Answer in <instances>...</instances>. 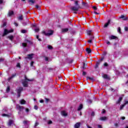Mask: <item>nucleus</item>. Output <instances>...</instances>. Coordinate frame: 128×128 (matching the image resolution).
Instances as JSON below:
<instances>
[{
  "label": "nucleus",
  "mask_w": 128,
  "mask_h": 128,
  "mask_svg": "<svg viewBox=\"0 0 128 128\" xmlns=\"http://www.w3.org/2000/svg\"><path fill=\"white\" fill-rule=\"evenodd\" d=\"M28 82H32V80H30L28 78V77H26V76H24V78L22 80V84H23V86L26 88H28Z\"/></svg>",
  "instance_id": "obj_1"
},
{
  "label": "nucleus",
  "mask_w": 128,
  "mask_h": 128,
  "mask_svg": "<svg viewBox=\"0 0 128 128\" xmlns=\"http://www.w3.org/2000/svg\"><path fill=\"white\" fill-rule=\"evenodd\" d=\"M74 4L76 6H73L71 8L72 10H73L74 12H78L80 8H82L80 6V4H78V0L74 1Z\"/></svg>",
  "instance_id": "obj_2"
},
{
  "label": "nucleus",
  "mask_w": 128,
  "mask_h": 128,
  "mask_svg": "<svg viewBox=\"0 0 128 128\" xmlns=\"http://www.w3.org/2000/svg\"><path fill=\"white\" fill-rule=\"evenodd\" d=\"M28 44H29L32 45L33 43L32 41L26 40H25V42L22 43V46H24V48H26V46H28Z\"/></svg>",
  "instance_id": "obj_3"
},
{
  "label": "nucleus",
  "mask_w": 128,
  "mask_h": 128,
  "mask_svg": "<svg viewBox=\"0 0 128 128\" xmlns=\"http://www.w3.org/2000/svg\"><path fill=\"white\" fill-rule=\"evenodd\" d=\"M10 32H14V30L12 29L11 30H8L7 29H4V32L3 33L2 36H6V34H10Z\"/></svg>",
  "instance_id": "obj_4"
},
{
  "label": "nucleus",
  "mask_w": 128,
  "mask_h": 128,
  "mask_svg": "<svg viewBox=\"0 0 128 128\" xmlns=\"http://www.w3.org/2000/svg\"><path fill=\"white\" fill-rule=\"evenodd\" d=\"M24 88H22V87H19L16 90L18 98L20 96V92H22Z\"/></svg>",
  "instance_id": "obj_5"
},
{
  "label": "nucleus",
  "mask_w": 128,
  "mask_h": 128,
  "mask_svg": "<svg viewBox=\"0 0 128 128\" xmlns=\"http://www.w3.org/2000/svg\"><path fill=\"white\" fill-rule=\"evenodd\" d=\"M42 34H45L46 36H52V34H54V32L52 30H48V32H46L44 31L42 32Z\"/></svg>",
  "instance_id": "obj_6"
},
{
  "label": "nucleus",
  "mask_w": 128,
  "mask_h": 128,
  "mask_svg": "<svg viewBox=\"0 0 128 128\" xmlns=\"http://www.w3.org/2000/svg\"><path fill=\"white\" fill-rule=\"evenodd\" d=\"M108 38L110 40H118V37L116 36L112 35L109 36Z\"/></svg>",
  "instance_id": "obj_7"
},
{
  "label": "nucleus",
  "mask_w": 128,
  "mask_h": 128,
  "mask_svg": "<svg viewBox=\"0 0 128 128\" xmlns=\"http://www.w3.org/2000/svg\"><path fill=\"white\" fill-rule=\"evenodd\" d=\"M32 56H34V54H29L27 55L28 57H25V60H26V58H28L29 60H32Z\"/></svg>",
  "instance_id": "obj_8"
},
{
  "label": "nucleus",
  "mask_w": 128,
  "mask_h": 128,
  "mask_svg": "<svg viewBox=\"0 0 128 128\" xmlns=\"http://www.w3.org/2000/svg\"><path fill=\"white\" fill-rule=\"evenodd\" d=\"M80 126V122H76V123L74 125V128H79Z\"/></svg>",
  "instance_id": "obj_9"
},
{
  "label": "nucleus",
  "mask_w": 128,
  "mask_h": 128,
  "mask_svg": "<svg viewBox=\"0 0 128 128\" xmlns=\"http://www.w3.org/2000/svg\"><path fill=\"white\" fill-rule=\"evenodd\" d=\"M61 114L62 116H68V114L66 112V111H62L61 112Z\"/></svg>",
  "instance_id": "obj_10"
},
{
  "label": "nucleus",
  "mask_w": 128,
  "mask_h": 128,
  "mask_svg": "<svg viewBox=\"0 0 128 128\" xmlns=\"http://www.w3.org/2000/svg\"><path fill=\"white\" fill-rule=\"evenodd\" d=\"M122 97H120L118 100L116 102V104H120V102H122Z\"/></svg>",
  "instance_id": "obj_11"
},
{
  "label": "nucleus",
  "mask_w": 128,
  "mask_h": 128,
  "mask_svg": "<svg viewBox=\"0 0 128 128\" xmlns=\"http://www.w3.org/2000/svg\"><path fill=\"white\" fill-rule=\"evenodd\" d=\"M100 120H103V121L106 120H108V117L102 116V117H100Z\"/></svg>",
  "instance_id": "obj_12"
},
{
  "label": "nucleus",
  "mask_w": 128,
  "mask_h": 128,
  "mask_svg": "<svg viewBox=\"0 0 128 128\" xmlns=\"http://www.w3.org/2000/svg\"><path fill=\"white\" fill-rule=\"evenodd\" d=\"M16 108H18V110H23L24 108V106H20L19 104L16 105Z\"/></svg>",
  "instance_id": "obj_13"
},
{
  "label": "nucleus",
  "mask_w": 128,
  "mask_h": 128,
  "mask_svg": "<svg viewBox=\"0 0 128 128\" xmlns=\"http://www.w3.org/2000/svg\"><path fill=\"white\" fill-rule=\"evenodd\" d=\"M68 32V28H63L62 30V32H63L64 34L66 32Z\"/></svg>",
  "instance_id": "obj_14"
},
{
  "label": "nucleus",
  "mask_w": 128,
  "mask_h": 128,
  "mask_svg": "<svg viewBox=\"0 0 128 128\" xmlns=\"http://www.w3.org/2000/svg\"><path fill=\"white\" fill-rule=\"evenodd\" d=\"M30 4H34L36 2V0H28Z\"/></svg>",
  "instance_id": "obj_15"
},
{
  "label": "nucleus",
  "mask_w": 128,
  "mask_h": 128,
  "mask_svg": "<svg viewBox=\"0 0 128 128\" xmlns=\"http://www.w3.org/2000/svg\"><path fill=\"white\" fill-rule=\"evenodd\" d=\"M120 18H122V20H128L127 17L124 16V15H122L120 17Z\"/></svg>",
  "instance_id": "obj_16"
},
{
  "label": "nucleus",
  "mask_w": 128,
  "mask_h": 128,
  "mask_svg": "<svg viewBox=\"0 0 128 128\" xmlns=\"http://www.w3.org/2000/svg\"><path fill=\"white\" fill-rule=\"evenodd\" d=\"M110 24V20H108V22L105 24L104 26V28H107V26H108V24Z\"/></svg>",
  "instance_id": "obj_17"
},
{
  "label": "nucleus",
  "mask_w": 128,
  "mask_h": 128,
  "mask_svg": "<svg viewBox=\"0 0 128 128\" xmlns=\"http://www.w3.org/2000/svg\"><path fill=\"white\" fill-rule=\"evenodd\" d=\"M16 76V74H13L10 77L8 78V80L10 82V80H12V78H14V76Z\"/></svg>",
  "instance_id": "obj_18"
},
{
  "label": "nucleus",
  "mask_w": 128,
  "mask_h": 128,
  "mask_svg": "<svg viewBox=\"0 0 128 128\" xmlns=\"http://www.w3.org/2000/svg\"><path fill=\"white\" fill-rule=\"evenodd\" d=\"M20 102L21 104H26V100H24V99L20 100Z\"/></svg>",
  "instance_id": "obj_19"
},
{
  "label": "nucleus",
  "mask_w": 128,
  "mask_h": 128,
  "mask_svg": "<svg viewBox=\"0 0 128 128\" xmlns=\"http://www.w3.org/2000/svg\"><path fill=\"white\" fill-rule=\"evenodd\" d=\"M82 6H84L85 8H88V4L84 2H82Z\"/></svg>",
  "instance_id": "obj_20"
},
{
  "label": "nucleus",
  "mask_w": 128,
  "mask_h": 128,
  "mask_svg": "<svg viewBox=\"0 0 128 128\" xmlns=\"http://www.w3.org/2000/svg\"><path fill=\"white\" fill-rule=\"evenodd\" d=\"M12 124H14V121L12 120H10L8 124V126H12Z\"/></svg>",
  "instance_id": "obj_21"
},
{
  "label": "nucleus",
  "mask_w": 128,
  "mask_h": 128,
  "mask_svg": "<svg viewBox=\"0 0 128 128\" xmlns=\"http://www.w3.org/2000/svg\"><path fill=\"white\" fill-rule=\"evenodd\" d=\"M86 52L88 54H90L92 52V50L90 48H86Z\"/></svg>",
  "instance_id": "obj_22"
},
{
  "label": "nucleus",
  "mask_w": 128,
  "mask_h": 128,
  "mask_svg": "<svg viewBox=\"0 0 128 128\" xmlns=\"http://www.w3.org/2000/svg\"><path fill=\"white\" fill-rule=\"evenodd\" d=\"M12 14H14V11H10L8 12V16H12Z\"/></svg>",
  "instance_id": "obj_23"
},
{
  "label": "nucleus",
  "mask_w": 128,
  "mask_h": 128,
  "mask_svg": "<svg viewBox=\"0 0 128 128\" xmlns=\"http://www.w3.org/2000/svg\"><path fill=\"white\" fill-rule=\"evenodd\" d=\"M8 38H9L10 40H14V36H8Z\"/></svg>",
  "instance_id": "obj_24"
},
{
  "label": "nucleus",
  "mask_w": 128,
  "mask_h": 128,
  "mask_svg": "<svg viewBox=\"0 0 128 128\" xmlns=\"http://www.w3.org/2000/svg\"><path fill=\"white\" fill-rule=\"evenodd\" d=\"M100 62H96V65L95 66V68H98V66H100Z\"/></svg>",
  "instance_id": "obj_25"
},
{
  "label": "nucleus",
  "mask_w": 128,
  "mask_h": 128,
  "mask_svg": "<svg viewBox=\"0 0 128 128\" xmlns=\"http://www.w3.org/2000/svg\"><path fill=\"white\" fill-rule=\"evenodd\" d=\"M82 108V105L80 104V106L78 107V110H80Z\"/></svg>",
  "instance_id": "obj_26"
},
{
  "label": "nucleus",
  "mask_w": 128,
  "mask_h": 128,
  "mask_svg": "<svg viewBox=\"0 0 128 128\" xmlns=\"http://www.w3.org/2000/svg\"><path fill=\"white\" fill-rule=\"evenodd\" d=\"M86 80H94V78L87 76Z\"/></svg>",
  "instance_id": "obj_27"
},
{
  "label": "nucleus",
  "mask_w": 128,
  "mask_h": 128,
  "mask_svg": "<svg viewBox=\"0 0 128 128\" xmlns=\"http://www.w3.org/2000/svg\"><path fill=\"white\" fill-rule=\"evenodd\" d=\"M87 34H88V36H92V30H88L87 32Z\"/></svg>",
  "instance_id": "obj_28"
},
{
  "label": "nucleus",
  "mask_w": 128,
  "mask_h": 128,
  "mask_svg": "<svg viewBox=\"0 0 128 128\" xmlns=\"http://www.w3.org/2000/svg\"><path fill=\"white\" fill-rule=\"evenodd\" d=\"M28 122H30L29 120H24L23 122L24 124H28Z\"/></svg>",
  "instance_id": "obj_29"
},
{
  "label": "nucleus",
  "mask_w": 128,
  "mask_h": 128,
  "mask_svg": "<svg viewBox=\"0 0 128 128\" xmlns=\"http://www.w3.org/2000/svg\"><path fill=\"white\" fill-rule=\"evenodd\" d=\"M125 104H124L122 105L121 106H120V110H122V108H124L125 106Z\"/></svg>",
  "instance_id": "obj_30"
},
{
  "label": "nucleus",
  "mask_w": 128,
  "mask_h": 128,
  "mask_svg": "<svg viewBox=\"0 0 128 128\" xmlns=\"http://www.w3.org/2000/svg\"><path fill=\"white\" fill-rule=\"evenodd\" d=\"M38 124H40L38 122V121H36L34 126V128L38 126Z\"/></svg>",
  "instance_id": "obj_31"
},
{
  "label": "nucleus",
  "mask_w": 128,
  "mask_h": 128,
  "mask_svg": "<svg viewBox=\"0 0 128 128\" xmlns=\"http://www.w3.org/2000/svg\"><path fill=\"white\" fill-rule=\"evenodd\" d=\"M35 32H40V29L38 28H35L34 30Z\"/></svg>",
  "instance_id": "obj_32"
},
{
  "label": "nucleus",
  "mask_w": 128,
  "mask_h": 128,
  "mask_svg": "<svg viewBox=\"0 0 128 128\" xmlns=\"http://www.w3.org/2000/svg\"><path fill=\"white\" fill-rule=\"evenodd\" d=\"M18 18L20 20H24V18H22V16H20Z\"/></svg>",
  "instance_id": "obj_33"
},
{
  "label": "nucleus",
  "mask_w": 128,
  "mask_h": 128,
  "mask_svg": "<svg viewBox=\"0 0 128 128\" xmlns=\"http://www.w3.org/2000/svg\"><path fill=\"white\" fill-rule=\"evenodd\" d=\"M103 78H106V79L108 78V75H106V74H104L103 76Z\"/></svg>",
  "instance_id": "obj_34"
},
{
  "label": "nucleus",
  "mask_w": 128,
  "mask_h": 128,
  "mask_svg": "<svg viewBox=\"0 0 128 128\" xmlns=\"http://www.w3.org/2000/svg\"><path fill=\"white\" fill-rule=\"evenodd\" d=\"M36 8H37V10H40V6L38 5H36Z\"/></svg>",
  "instance_id": "obj_35"
},
{
  "label": "nucleus",
  "mask_w": 128,
  "mask_h": 128,
  "mask_svg": "<svg viewBox=\"0 0 128 128\" xmlns=\"http://www.w3.org/2000/svg\"><path fill=\"white\" fill-rule=\"evenodd\" d=\"M10 86H8V88H6V92H10Z\"/></svg>",
  "instance_id": "obj_36"
},
{
  "label": "nucleus",
  "mask_w": 128,
  "mask_h": 128,
  "mask_svg": "<svg viewBox=\"0 0 128 128\" xmlns=\"http://www.w3.org/2000/svg\"><path fill=\"white\" fill-rule=\"evenodd\" d=\"M21 32H22V34H26V30H22Z\"/></svg>",
  "instance_id": "obj_37"
},
{
  "label": "nucleus",
  "mask_w": 128,
  "mask_h": 128,
  "mask_svg": "<svg viewBox=\"0 0 128 128\" xmlns=\"http://www.w3.org/2000/svg\"><path fill=\"white\" fill-rule=\"evenodd\" d=\"M114 48H116V46H118V43L116 42L114 43Z\"/></svg>",
  "instance_id": "obj_38"
},
{
  "label": "nucleus",
  "mask_w": 128,
  "mask_h": 128,
  "mask_svg": "<svg viewBox=\"0 0 128 128\" xmlns=\"http://www.w3.org/2000/svg\"><path fill=\"white\" fill-rule=\"evenodd\" d=\"M48 50H52V47L50 46H48Z\"/></svg>",
  "instance_id": "obj_39"
},
{
  "label": "nucleus",
  "mask_w": 128,
  "mask_h": 128,
  "mask_svg": "<svg viewBox=\"0 0 128 128\" xmlns=\"http://www.w3.org/2000/svg\"><path fill=\"white\" fill-rule=\"evenodd\" d=\"M94 37L92 36L90 37V40H94Z\"/></svg>",
  "instance_id": "obj_40"
},
{
  "label": "nucleus",
  "mask_w": 128,
  "mask_h": 128,
  "mask_svg": "<svg viewBox=\"0 0 128 128\" xmlns=\"http://www.w3.org/2000/svg\"><path fill=\"white\" fill-rule=\"evenodd\" d=\"M91 116H94L95 114H94V112H92L91 113Z\"/></svg>",
  "instance_id": "obj_41"
},
{
  "label": "nucleus",
  "mask_w": 128,
  "mask_h": 128,
  "mask_svg": "<svg viewBox=\"0 0 128 128\" xmlns=\"http://www.w3.org/2000/svg\"><path fill=\"white\" fill-rule=\"evenodd\" d=\"M116 8L118 10V8H120V5H116Z\"/></svg>",
  "instance_id": "obj_42"
},
{
  "label": "nucleus",
  "mask_w": 128,
  "mask_h": 128,
  "mask_svg": "<svg viewBox=\"0 0 128 128\" xmlns=\"http://www.w3.org/2000/svg\"><path fill=\"white\" fill-rule=\"evenodd\" d=\"M118 32H119V34H122V32H120V27H119L118 28Z\"/></svg>",
  "instance_id": "obj_43"
},
{
  "label": "nucleus",
  "mask_w": 128,
  "mask_h": 128,
  "mask_svg": "<svg viewBox=\"0 0 128 128\" xmlns=\"http://www.w3.org/2000/svg\"><path fill=\"white\" fill-rule=\"evenodd\" d=\"M52 124V121L50 120L48 122V124Z\"/></svg>",
  "instance_id": "obj_44"
},
{
  "label": "nucleus",
  "mask_w": 128,
  "mask_h": 128,
  "mask_svg": "<svg viewBox=\"0 0 128 128\" xmlns=\"http://www.w3.org/2000/svg\"><path fill=\"white\" fill-rule=\"evenodd\" d=\"M104 66H108V64L106 62L104 63Z\"/></svg>",
  "instance_id": "obj_45"
},
{
  "label": "nucleus",
  "mask_w": 128,
  "mask_h": 128,
  "mask_svg": "<svg viewBox=\"0 0 128 128\" xmlns=\"http://www.w3.org/2000/svg\"><path fill=\"white\" fill-rule=\"evenodd\" d=\"M17 68H20V63H18L16 64Z\"/></svg>",
  "instance_id": "obj_46"
},
{
  "label": "nucleus",
  "mask_w": 128,
  "mask_h": 128,
  "mask_svg": "<svg viewBox=\"0 0 128 128\" xmlns=\"http://www.w3.org/2000/svg\"><path fill=\"white\" fill-rule=\"evenodd\" d=\"M44 60L46 62H48V57H45Z\"/></svg>",
  "instance_id": "obj_47"
},
{
  "label": "nucleus",
  "mask_w": 128,
  "mask_h": 128,
  "mask_svg": "<svg viewBox=\"0 0 128 128\" xmlns=\"http://www.w3.org/2000/svg\"><path fill=\"white\" fill-rule=\"evenodd\" d=\"M82 76H86V72H82Z\"/></svg>",
  "instance_id": "obj_48"
},
{
  "label": "nucleus",
  "mask_w": 128,
  "mask_h": 128,
  "mask_svg": "<svg viewBox=\"0 0 128 128\" xmlns=\"http://www.w3.org/2000/svg\"><path fill=\"white\" fill-rule=\"evenodd\" d=\"M26 112H30V109H28V108H26Z\"/></svg>",
  "instance_id": "obj_49"
},
{
  "label": "nucleus",
  "mask_w": 128,
  "mask_h": 128,
  "mask_svg": "<svg viewBox=\"0 0 128 128\" xmlns=\"http://www.w3.org/2000/svg\"><path fill=\"white\" fill-rule=\"evenodd\" d=\"M108 52H104L103 53V56H106Z\"/></svg>",
  "instance_id": "obj_50"
},
{
  "label": "nucleus",
  "mask_w": 128,
  "mask_h": 128,
  "mask_svg": "<svg viewBox=\"0 0 128 128\" xmlns=\"http://www.w3.org/2000/svg\"><path fill=\"white\" fill-rule=\"evenodd\" d=\"M49 100H50V99L46 98V103L48 102Z\"/></svg>",
  "instance_id": "obj_51"
},
{
  "label": "nucleus",
  "mask_w": 128,
  "mask_h": 128,
  "mask_svg": "<svg viewBox=\"0 0 128 128\" xmlns=\"http://www.w3.org/2000/svg\"><path fill=\"white\" fill-rule=\"evenodd\" d=\"M2 116H8V115L6 114H2Z\"/></svg>",
  "instance_id": "obj_52"
},
{
  "label": "nucleus",
  "mask_w": 128,
  "mask_h": 128,
  "mask_svg": "<svg viewBox=\"0 0 128 128\" xmlns=\"http://www.w3.org/2000/svg\"><path fill=\"white\" fill-rule=\"evenodd\" d=\"M124 30H125V32H128V27H125V28H124Z\"/></svg>",
  "instance_id": "obj_53"
},
{
  "label": "nucleus",
  "mask_w": 128,
  "mask_h": 128,
  "mask_svg": "<svg viewBox=\"0 0 128 128\" xmlns=\"http://www.w3.org/2000/svg\"><path fill=\"white\" fill-rule=\"evenodd\" d=\"M34 110H38V107L37 106H34Z\"/></svg>",
  "instance_id": "obj_54"
},
{
  "label": "nucleus",
  "mask_w": 128,
  "mask_h": 128,
  "mask_svg": "<svg viewBox=\"0 0 128 128\" xmlns=\"http://www.w3.org/2000/svg\"><path fill=\"white\" fill-rule=\"evenodd\" d=\"M106 44H108V46H110V42L109 41H107V42H106Z\"/></svg>",
  "instance_id": "obj_55"
},
{
  "label": "nucleus",
  "mask_w": 128,
  "mask_h": 128,
  "mask_svg": "<svg viewBox=\"0 0 128 128\" xmlns=\"http://www.w3.org/2000/svg\"><path fill=\"white\" fill-rule=\"evenodd\" d=\"M92 8H93L94 10H98V8H96V6H94L92 7Z\"/></svg>",
  "instance_id": "obj_56"
},
{
  "label": "nucleus",
  "mask_w": 128,
  "mask_h": 128,
  "mask_svg": "<svg viewBox=\"0 0 128 128\" xmlns=\"http://www.w3.org/2000/svg\"><path fill=\"white\" fill-rule=\"evenodd\" d=\"M22 24H23V26H26L27 23H26V22H23Z\"/></svg>",
  "instance_id": "obj_57"
},
{
  "label": "nucleus",
  "mask_w": 128,
  "mask_h": 128,
  "mask_svg": "<svg viewBox=\"0 0 128 128\" xmlns=\"http://www.w3.org/2000/svg\"><path fill=\"white\" fill-rule=\"evenodd\" d=\"M34 64V62L33 61H32L30 63V66H32L33 64Z\"/></svg>",
  "instance_id": "obj_58"
},
{
  "label": "nucleus",
  "mask_w": 128,
  "mask_h": 128,
  "mask_svg": "<svg viewBox=\"0 0 128 128\" xmlns=\"http://www.w3.org/2000/svg\"><path fill=\"white\" fill-rule=\"evenodd\" d=\"M2 112H8V109H7V108L3 109Z\"/></svg>",
  "instance_id": "obj_59"
},
{
  "label": "nucleus",
  "mask_w": 128,
  "mask_h": 128,
  "mask_svg": "<svg viewBox=\"0 0 128 128\" xmlns=\"http://www.w3.org/2000/svg\"><path fill=\"white\" fill-rule=\"evenodd\" d=\"M102 114H106V110H102Z\"/></svg>",
  "instance_id": "obj_60"
},
{
  "label": "nucleus",
  "mask_w": 128,
  "mask_h": 128,
  "mask_svg": "<svg viewBox=\"0 0 128 128\" xmlns=\"http://www.w3.org/2000/svg\"><path fill=\"white\" fill-rule=\"evenodd\" d=\"M92 42V40H90V39L88 40V42H89V44H91Z\"/></svg>",
  "instance_id": "obj_61"
},
{
  "label": "nucleus",
  "mask_w": 128,
  "mask_h": 128,
  "mask_svg": "<svg viewBox=\"0 0 128 128\" xmlns=\"http://www.w3.org/2000/svg\"><path fill=\"white\" fill-rule=\"evenodd\" d=\"M88 102H89L90 104H92V100H88Z\"/></svg>",
  "instance_id": "obj_62"
},
{
  "label": "nucleus",
  "mask_w": 128,
  "mask_h": 128,
  "mask_svg": "<svg viewBox=\"0 0 128 128\" xmlns=\"http://www.w3.org/2000/svg\"><path fill=\"white\" fill-rule=\"evenodd\" d=\"M14 24L16 26H18V24L16 22H14Z\"/></svg>",
  "instance_id": "obj_63"
},
{
  "label": "nucleus",
  "mask_w": 128,
  "mask_h": 128,
  "mask_svg": "<svg viewBox=\"0 0 128 128\" xmlns=\"http://www.w3.org/2000/svg\"><path fill=\"white\" fill-rule=\"evenodd\" d=\"M124 104H125V106L126 104H128V101L125 102V103Z\"/></svg>",
  "instance_id": "obj_64"
}]
</instances>
